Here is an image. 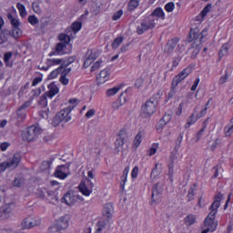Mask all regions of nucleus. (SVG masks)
I'll return each mask as SVG.
<instances>
[{"label": "nucleus", "instance_id": "1", "mask_svg": "<svg viewBox=\"0 0 233 233\" xmlns=\"http://www.w3.org/2000/svg\"><path fill=\"white\" fill-rule=\"evenodd\" d=\"M223 200V194L218 193L215 196L214 202L210 206L209 209L211 210L208 217L205 219L204 226L206 228H208L210 232H214L218 228V223L214 222L216 219V214H218V208L221 207V201Z\"/></svg>", "mask_w": 233, "mask_h": 233}, {"label": "nucleus", "instance_id": "2", "mask_svg": "<svg viewBox=\"0 0 233 233\" xmlns=\"http://www.w3.org/2000/svg\"><path fill=\"white\" fill-rule=\"evenodd\" d=\"M191 73L192 68L187 67L174 77L171 85V89L167 95V99H172V97L176 96V88L177 87V85H179V83H181V81H183L184 79H187V77H188V75Z\"/></svg>", "mask_w": 233, "mask_h": 233}, {"label": "nucleus", "instance_id": "3", "mask_svg": "<svg viewBox=\"0 0 233 233\" xmlns=\"http://www.w3.org/2000/svg\"><path fill=\"white\" fill-rule=\"evenodd\" d=\"M43 133V129L39 126H31L22 131L23 141H27V143H32L35 141L39 136Z\"/></svg>", "mask_w": 233, "mask_h": 233}, {"label": "nucleus", "instance_id": "4", "mask_svg": "<svg viewBox=\"0 0 233 233\" xmlns=\"http://www.w3.org/2000/svg\"><path fill=\"white\" fill-rule=\"evenodd\" d=\"M73 107L69 106L63 110H61L53 119L52 125L53 127H57L61 123H68V121L72 120V116H70V112H72Z\"/></svg>", "mask_w": 233, "mask_h": 233}, {"label": "nucleus", "instance_id": "5", "mask_svg": "<svg viewBox=\"0 0 233 233\" xmlns=\"http://www.w3.org/2000/svg\"><path fill=\"white\" fill-rule=\"evenodd\" d=\"M155 27L156 22L154 21V18L147 17L141 21L139 25H137V34H138V35H141L142 34H145L147 30H152V28Z\"/></svg>", "mask_w": 233, "mask_h": 233}, {"label": "nucleus", "instance_id": "6", "mask_svg": "<svg viewBox=\"0 0 233 233\" xmlns=\"http://www.w3.org/2000/svg\"><path fill=\"white\" fill-rule=\"evenodd\" d=\"M157 106V101L155 98H150L147 100L145 105L142 106V116L144 117H149L156 112V107Z\"/></svg>", "mask_w": 233, "mask_h": 233}, {"label": "nucleus", "instance_id": "7", "mask_svg": "<svg viewBox=\"0 0 233 233\" xmlns=\"http://www.w3.org/2000/svg\"><path fill=\"white\" fill-rule=\"evenodd\" d=\"M207 29H204L199 33V29L195 28L191 29L188 35V41H194V39L197 41V43H199L201 45V41H203L204 37H207Z\"/></svg>", "mask_w": 233, "mask_h": 233}, {"label": "nucleus", "instance_id": "8", "mask_svg": "<svg viewBox=\"0 0 233 233\" xmlns=\"http://www.w3.org/2000/svg\"><path fill=\"white\" fill-rule=\"evenodd\" d=\"M77 200L84 201V198L79 195H76L74 192H67L62 198V201L68 205V207L76 205Z\"/></svg>", "mask_w": 233, "mask_h": 233}, {"label": "nucleus", "instance_id": "9", "mask_svg": "<svg viewBox=\"0 0 233 233\" xmlns=\"http://www.w3.org/2000/svg\"><path fill=\"white\" fill-rule=\"evenodd\" d=\"M95 184L91 179H87L86 183H80L78 188L83 196H90L94 190Z\"/></svg>", "mask_w": 233, "mask_h": 233}, {"label": "nucleus", "instance_id": "10", "mask_svg": "<svg viewBox=\"0 0 233 233\" xmlns=\"http://www.w3.org/2000/svg\"><path fill=\"white\" fill-rule=\"evenodd\" d=\"M12 210H14V204H5L0 202V220L8 219L12 216Z\"/></svg>", "mask_w": 233, "mask_h": 233}, {"label": "nucleus", "instance_id": "11", "mask_svg": "<svg viewBox=\"0 0 233 233\" xmlns=\"http://www.w3.org/2000/svg\"><path fill=\"white\" fill-rule=\"evenodd\" d=\"M6 163L10 170H15V168H17L21 163V154L15 153L13 157L6 160Z\"/></svg>", "mask_w": 233, "mask_h": 233}, {"label": "nucleus", "instance_id": "12", "mask_svg": "<svg viewBox=\"0 0 233 233\" xmlns=\"http://www.w3.org/2000/svg\"><path fill=\"white\" fill-rule=\"evenodd\" d=\"M110 79V69L106 68L97 75L96 76V84L99 85H105L106 81Z\"/></svg>", "mask_w": 233, "mask_h": 233}, {"label": "nucleus", "instance_id": "13", "mask_svg": "<svg viewBox=\"0 0 233 233\" xmlns=\"http://www.w3.org/2000/svg\"><path fill=\"white\" fill-rule=\"evenodd\" d=\"M177 43H179V39L177 38H172L169 40L164 48V53H166L167 56L173 54L174 50H176V47L177 46Z\"/></svg>", "mask_w": 233, "mask_h": 233}, {"label": "nucleus", "instance_id": "14", "mask_svg": "<svg viewBox=\"0 0 233 233\" xmlns=\"http://www.w3.org/2000/svg\"><path fill=\"white\" fill-rule=\"evenodd\" d=\"M171 120H172V114H170V113L165 114L164 116L159 120V122L157 126V132L163 130V128H165L167 124L170 123Z\"/></svg>", "mask_w": 233, "mask_h": 233}, {"label": "nucleus", "instance_id": "15", "mask_svg": "<svg viewBox=\"0 0 233 233\" xmlns=\"http://www.w3.org/2000/svg\"><path fill=\"white\" fill-rule=\"evenodd\" d=\"M162 192H163V189L161 188V186H159V184H155L153 186L152 200L155 203L161 201V193Z\"/></svg>", "mask_w": 233, "mask_h": 233}, {"label": "nucleus", "instance_id": "16", "mask_svg": "<svg viewBox=\"0 0 233 233\" xmlns=\"http://www.w3.org/2000/svg\"><path fill=\"white\" fill-rule=\"evenodd\" d=\"M70 63H72V61H68L66 64L62 63L61 66L53 70L49 76H48V79H56V77H57V76H59V74H61V72L63 71L64 68H66V66H68V65H70Z\"/></svg>", "mask_w": 233, "mask_h": 233}, {"label": "nucleus", "instance_id": "17", "mask_svg": "<svg viewBox=\"0 0 233 233\" xmlns=\"http://www.w3.org/2000/svg\"><path fill=\"white\" fill-rule=\"evenodd\" d=\"M30 106L29 102H25L18 109H17V117L18 119H25L26 117V108Z\"/></svg>", "mask_w": 233, "mask_h": 233}, {"label": "nucleus", "instance_id": "18", "mask_svg": "<svg viewBox=\"0 0 233 233\" xmlns=\"http://www.w3.org/2000/svg\"><path fill=\"white\" fill-rule=\"evenodd\" d=\"M112 214H114V206L112 204L108 203L104 206V212L103 216L105 219H107L108 222L110 221V218H112Z\"/></svg>", "mask_w": 233, "mask_h": 233}, {"label": "nucleus", "instance_id": "19", "mask_svg": "<svg viewBox=\"0 0 233 233\" xmlns=\"http://www.w3.org/2000/svg\"><path fill=\"white\" fill-rule=\"evenodd\" d=\"M106 225H108V219H101L96 222L95 233H103L106 228Z\"/></svg>", "mask_w": 233, "mask_h": 233}, {"label": "nucleus", "instance_id": "20", "mask_svg": "<svg viewBox=\"0 0 233 233\" xmlns=\"http://www.w3.org/2000/svg\"><path fill=\"white\" fill-rule=\"evenodd\" d=\"M56 94H59V87L55 83H51L48 86V92L46 93L48 97H54V96H56Z\"/></svg>", "mask_w": 233, "mask_h": 233}, {"label": "nucleus", "instance_id": "21", "mask_svg": "<svg viewBox=\"0 0 233 233\" xmlns=\"http://www.w3.org/2000/svg\"><path fill=\"white\" fill-rule=\"evenodd\" d=\"M125 103H127V98L123 96V94H121L118 99L113 103L112 106L115 110H117L121 108Z\"/></svg>", "mask_w": 233, "mask_h": 233}, {"label": "nucleus", "instance_id": "22", "mask_svg": "<svg viewBox=\"0 0 233 233\" xmlns=\"http://www.w3.org/2000/svg\"><path fill=\"white\" fill-rule=\"evenodd\" d=\"M60 230L68 228V218L62 217L59 218L56 224H55Z\"/></svg>", "mask_w": 233, "mask_h": 233}, {"label": "nucleus", "instance_id": "23", "mask_svg": "<svg viewBox=\"0 0 233 233\" xmlns=\"http://www.w3.org/2000/svg\"><path fill=\"white\" fill-rule=\"evenodd\" d=\"M191 50H192L191 57L193 59H196V57L199 54V51L201 50V44H199L198 42H194L191 45Z\"/></svg>", "mask_w": 233, "mask_h": 233}, {"label": "nucleus", "instance_id": "24", "mask_svg": "<svg viewBox=\"0 0 233 233\" xmlns=\"http://www.w3.org/2000/svg\"><path fill=\"white\" fill-rule=\"evenodd\" d=\"M177 159V156L176 154H171L170 156V163L168 165V176H174V162Z\"/></svg>", "mask_w": 233, "mask_h": 233}, {"label": "nucleus", "instance_id": "25", "mask_svg": "<svg viewBox=\"0 0 233 233\" xmlns=\"http://www.w3.org/2000/svg\"><path fill=\"white\" fill-rule=\"evenodd\" d=\"M10 35V31L8 29H0V45H4L8 41V35Z\"/></svg>", "mask_w": 233, "mask_h": 233}, {"label": "nucleus", "instance_id": "26", "mask_svg": "<svg viewBox=\"0 0 233 233\" xmlns=\"http://www.w3.org/2000/svg\"><path fill=\"white\" fill-rule=\"evenodd\" d=\"M7 19H9L13 28H19V26L21 25V22H19V19L14 17V15H12V14H8L7 15Z\"/></svg>", "mask_w": 233, "mask_h": 233}, {"label": "nucleus", "instance_id": "27", "mask_svg": "<svg viewBox=\"0 0 233 233\" xmlns=\"http://www.w3.org/2000/svg\"><path fill=\"white\" fill-rule=\"evenodd\" d=\"M148 17H151V19H154V17H160V19H165V13L163 12V9L157 8Z\"/></svg>", "mask_w": 233, "mask_h": 233}, {"label": "nucleus", "instance_id": "28", "mask_svg": "<svg viewBox=\"0 0 233 233\" xmlns=\"http://www.w3.org/2000/svg\"><path fill=\"white\" fill-rule=\"evenodd\" d=\"M21 227L25 230H30V228H32L31 217H27V218H24L21 222Z\"/></svg>", "mask_w": 233, "mask_h": 233}, {"label": "nucleus", "instance_id": "29", "mask_svg": "<svg viewBox=\"0 0 233 233\" xmlns=\"http://www.w3.org/2000/svg\"><path fill=\"white\" fill-rule=\"evenodd\" d=\"M198 116H196V113H193L188 118L187 122L185 125V128H190L191 125H194L196 121H198Z\"/></svg>", "mask_w": 233, "mask_h": 233}, {"label": "nucleus", "instance_id": "30", "mask_svg": "<svg viewBox=\"0 0 233 233\" xmlns=\"http://www.w3.org/2000/svg\"><path fill=\"white\" fill-rule=\"evenodd\" d=\"M121 90V86H116L113 88H109L106 90V96L107 97H111V96H116V94H117V92H119Z\"/></svg>", "mask_w": 233, "mask_h": 233}, {"label": "nucleus", "instance_id": "31", "mask_svg": "<svg viewBox=\"0 0 233 233\" xmlns=\"http://www.w3.org/2000/svg\"><path fill=\"white\" fill-rule=\"evenodd\" d=\"M16 8L20 14V17H26V8L25 7V5L21 3H17L16 4Z\"/></svg>", "mask_w": 233, "mask_h": 233}, {"label": "nucleus", "instance_id": "32", "mask_svg": "<svg viewBox=\"0 0 233 233\" xmlns=\"http://www.w3.org/2000/svg\"><path fill=\"white\" fill-rule=\"evenodd\" d=\"M157 148H159V144H153L151 147L147 150V155L149 157L156 155V152H157Z\"/></svg>", "mask_w": 233, "mask_h": 233}, {"label": "nucleus", "instance_id": "33", "mask_svg": "<svg viewBox=\"0 0 233 233\" xmlns=\"http://www.w3.org/2000/svg\"><path fill=\"white\" fill-rule=\"evenodd\" d=\"M224 130L227 137H230V136L233 134V118H231V123L227 126Z\"/></svg>", "mask_w": 233, "mask_h": 233}, {"label": "nucleus", "instance_id": "34", "mask_svg": "<svg viewBox=\"0 0 233 233\" xmlns=\"http://www.w3.org/2000/svg\"><path fill=\"white\" fill-rule=\"evenodd\" d=\"M185 223L186 225H194V223H196V216L195 215H187L185 218Z\"/></svg>", "mask_w": 233, "mask_h": 233}, {"label": "nucleus", "instance_id": "35", "mask_svg": "<svg viewBox=\"0 0 233 233\" xmlns=\"http://www.w3.org/2000/svg\"><path fill=\"white\" fill-rule=\"evenodd\" d=\"M223 145V140L219 137L216 138L213 142V144L210 147V149L214 152L218 147H221Z\"/></svg>", "mask_w": 233, "mask_h": 233}, {"label": "nucleus", "instance_id": "36", "mask_svg": "<svg viewBox=\"0 0 233 233\" xmlns=\"http://www.w3.org/2000/svg\"><path fill=\"white\" fill-rule=\"evenodd\" d=\"M227 54H228V45L224 44L219 50L218 56L219 57H223L227 56Z\"/></svg>", "mask_w": 233, "mask_h": 233}, {"label": "nucleus", "instance_id": "37", "mask_svg": "<svg viewBox=\"0 0 233 233\" xmlns=\"http://www.w3.org/2000/svg\"><path fill=\"white\" fill-rule=\"evenodd\" d=\"M141 137L142 135L141 133H137V135L135 137L134 142H133V147L134 148H137L141 145Z\"/></svg>", "mask_w": 233, "mask_h": 233}, {"label": "nucleus", "instance_id": "38", "mask_svg": "<svg viewBox=\"0 0 233 233\" xmlns=\"http://www.w3.org/2000/svg\"><path fill=\"white\" fill-rule=\"evenodd\" d=\"M41 225V218L37 217H31V228L34 227H39Z\"/></svg>", "mask_w": 233, "mask_h": 233}, {"label": "nucleus", "instance_id": "39", "mask_svg": "<svg viewBox=\"0 0 233 233\" xmlns=\"http://www.w3.org/2000/svg\"><path fill=\"white\" fill-rule=\"evenodd\" d=\"M27 21L33 26H35V25H39V19L35 15H29Z\"/></svg>", "mask_w": 233, "mask_h": 233}, {"label": "nucleus", "instance_id": "40", "mask_svg": "<svg viewBox=\"0 0 233 233\" xmlns=\"http://www.w3.org/2000/svg\"><path fill=\"white\" fill-rule=\"evenodd\" d=\"M22 34L23 32L21 31V29H19V27H13L12 35L13 37H15V39L21 37Z\"/></svg>", "mask_w": 233, "mask_h": 233}, {"label": "nucleus", "instance_id": "41", "mask_svg": "<svg viewBox=\"0 0 233 233\" xmlns=\"http://www.w3.org/2000/svg\"><path fill=\"white\" fill-rule=\"evenodd\" d=\"M58 38L61 41V43H65L66 46L68 45V43H70V36L66 35V34L59 35Z\"/></svg>", "mask_w": 233, "mask_h": 233}, {"label": "nucleus", "instance_id": "42", "mask_svg": "<svg viewBox=\"0 0 233 233\" xmlns=\"http://www.w3.org/2000/svg\"><path fill=\"white\" fill-rule=\"evenodd\" d=\"M65 48H66V44L60 42L56 46V52H57L58 54H61V52H65Z\"/></svg>", "mask_w": 233, "mask_h": 233}, {"label": "nucleus", "instance_id": "43", "mask_svg": "<svg viewBox=\"0 0 233 233\" xmlns=\"http://www.w3.org/2000/svg\"><path fill=\"white\" fill-rule=\"evenodd\" d=\"M137 6H139V1H137V0H131L128 3V10H136V8H137Z\"/></svg>", "mask_w": 233, "mask_h": 233}, {"label": "nucleus", "instance_id": "44", "mask_svg": "<svg viewBox=\"0 0 233 233\" xmlns=\"http://www.w3.org/2000/svg\"><path fill=\"white\" fill-rule=\"evenodd\" d=\"M55 177H58L59 179H66L68 177L67 175L64 174L60 169H56L54 174Z\"/></svg>", "mask_w": 233, "mask_h": 233}, {"label": "nucleus", "instance_id": "45", "mask_svg": "<svg viewBox=\"0 0 233 233\" xmlns=\"http://www.w3.org/2000/svg\"><path fill=\"white\" fill-rule=\"evenodd\" d=\"M46 189L38 188V189H36L35 196H36V198H38L39 199H45V194H46Z\"/></svg>", "mask_w": 233, "mask_h": 233}, {"label": "nucleus", "instance_id": "46", "mask_svg": "<svg viewBox=\"0 0 233 233\" xmlns=\"http://www.w3.org/2000/svg\"><path fill=\"white\" fill-rule=\"evenodd\" d=\"M181 143H183V135L182 134H180L178 136V137L177 138V141H176L175 150H177V152L181 147Z\"/></svg>", "mask_w": 233, "mask_h": 233}, {"label": "nucleus", "instance_id": "47", "mask_svg": "<svg viewBox=\"0 0 233 233\" xmlns=\"http://www.w3.org/2000/svg\"><path fill=\"white\" fill-rule=\"evenodd\" d=\"M121 43H123V37L122 36L116 37L112 44L113 48L115 49L119 48V46L121 45Z\"/></svg>", "mask_w": 233, "mask_h": 233}, {"label": "nucleus", "instance_id": "48", "mask_svg": "<svg viewBox=\"0 0 233 233\" xmlns=\"http://www.w3.org/2000/svg\"><path fill=\"white\" fill-rule=\"evenodd\" d=\"M48 233H63V229H60V228H57L56 225H53L49 228Z\"/></svg>", "mask_w": 233, "mask_h": 233}, {"label": "nucleus", "instance_id": "49", "mask_svg": "<svg viewBox=\"0 0 233 233\" xmlns=\"http://www.w3.org/2000/svg\"><path fill=\"white\" fill-rule=\"evenodd\" d=\"M56 170H60L62 173L68 176L70 169L68 168V166H58L56 167Z\"/></svg>", "mask_w": 233, "mask_h": 233}, {"label": "nucleus", "instance_id": "50", "mask_svg": "<svg viewBox=\"0 0 233 233\" xmlns=\"http://www.w3.org/2000/svg\"><path fill=\"white\" fill-rule=\"evenodd\" d=\"M46 96H48V95L46 93V94H44V95L40 97L38 103H39V105H40L41 106H46V105H47Z\"/></svg>", "mask_w": 233, "mask_h": 233}, {"label": "nucleus", "instance_id": "51", "mask_svg": "<svg viewBox=\"0 0 233 233\" xmlns=\"http://www.w3.org/2000/svg\"><path fill=\"white\" fill-rule=\"evenodd\" d=\"M59 81L62 85H64V86H66V85L70 83V80L65 75H61Z\"/></svg>", "mask_w": 233, "mask_h": 233}, {"label": "nucleus", "instance_id": "52", "mask_svg": "<svg viewBox=\"0 0 233 233\" xmlns=\"http://www.w3.org/2000/svg\"><path fill=\"white\" fill-rule=\"evenodd\" d=\"M81 26H82L81 23H79V22H74V23L72 24V30H73L74 32H79V30H81Z\"/></svg>", "mask_w": 233, "mask_h": 233}, {"label": "nucleus", "instance_id": "53", "mask_svg": "<svg viewBox=\"0 0 233 233\" xmlns=\"http://www.w3.org/2000/svg\"><path fill=\"white\" fill-rule=\"evenodd\" d=\"M174 8H176V5H174L173 2L167 3V4L165 5V10H166L167 12H173V11H174Z\"/></svg>", "mask_w": 233, "mask_h": 233}, {"label": "nucleus", "instance_id": "54", "mask_svg": "<svg viewBox=\"0 0 233 233\" xmlns=\"http://www.w3.org/2000/svg\"><path fill=\"white\" fill-rule=\"evenodd\" d=\"M159 176V171H157V164L155 165V168L151 171V179H156Z\"/></svg>", "mask_w": 233, "mask_h": 233}, {"label": "nucleus", "instance_id": "55", "mask_svg": "<svg viewBox=\"0 0 233 233\" xmlns=\"http://www.w3.org/2000/svg\"><path fill=\"white\" fill-rule=\"evenodd\" d=\"M101 63H103L102 60L96 61L91 67V72H96V70H98V68H101Z\"/></svg>", "mask_w": 233, "mask_h": 233}, {"label": "nucleus", "instance_id": "56", "mask_svg": "<svg viewBox=\"0 0 233 233\" xmlns=\"http://www.w3.org/2000/svg\"><path fill=\"white\" fill-rule=\"evenodd\" d=\"M228 81V73H225L224 76H222L218 81V85H225Z\"/></svg>", "mask_w": 233, "mask_h": 233}, {"label": "nucleus", "instance_id": "57", "mask_svg": "<svg viewBox=\"0 0 233 233\" xmlns=\"http://www.w3.org/2000/svg\"><path fill=\"white\" fill-rule=\"evenodd\" d=\"M49 65H61L63 63V59L59 58H52L48 59Z\"/></svg>", "mask_w": 233, "mask_h": 233}, {"label": "nucleus", "instance_id": "58", "mask_svg": "<svg viewBox=\"0 0 233 233\" xmlns=\"http://www.w3.org/2000/svg\"><path fill=\"white\" fill-rule=\"evenodd\" d=\"M207 129V126H204L201 129H200V131H198V133H197V140H196V142L198 143V141H199V139H201V137H203V132H205V130Z\"/></svg>", "mask_w": 233, "mask_h": 233}, {"label": "nucleus", "instance_id": "59", "mask_svg": "<svg viewBox=\"0 0 233 233\" xmlns=\"http://www.w3.org/2000/svg\"><path fill=\"white\" fill-rule=\"evenodd\" d=\"M116 148H119V147H123L125 145V138L123 137H118L115 143Z\"/></svg>", "mask_w": 233, "mask_h": 233}, {"label": "nucleus", "instance_id": "60", "mask_svg": "<svg viewBox=\"0 0 233 233\" xmlns=\"http://www.w3.org/2000/svg\"><path fill=\"white\" fill-rule=\"evenodd\" d=\"M13 187H23V179L22 178H15L14 182H13Z\"/></svg>", "mask_w": 233, "mask_h": 233}, {"label": "nucleus", "instance_id": "61", "mask_svg": "<svg viewBox=\"0 0 233 233\" xmlns=\"http://www.w3.org/2000/svg\"><path fill=\"white\" fill-rule=\"evenodd\" d=\"M121 15H123V10H119L116 13L114 14L112 19L113 21H117L118 19H121Z\"/></svg>", "mask_w": 233, "mask_h": 233}, {"label": "nucleus", "instance_id": "62", "mask_svg": "<svg viewBox=\"0 0 233 233\" xmlns=\"http://www.w3.org/2000/svg\"><path fill=\"white\" fill-rule=\"evenodd\" d=\"M8 168V164L6 161L0 163V174H3Z\"/></svg>", "mask_w": 233, "mask_h": 233}, {"label": "nucleus", "instance_id": "63", "mask_svg": "<svg viewBox=\"0 0 233 233\" xmlns=\"http://www.w3.org/2000/svg\"><path fill=\"white\" fill-rule=\"evenodd\" d=\"M46 194H47V196L49 198L47 199H55L56 201H57V196L56 195V192H54V191H46Z\"/></svg>", "mask_w": 233, "mask_h": 233}, {"label": "nucleus", "instance_id": "64", "mask_svg": "<svg viewBox=\"0 0 233 233\" xmlns=\"http://www.w3.org/2000/svg\"><path fill=\"white\" fill-rule=\"evenodd\" d=\"M33 9L35 14H41V7H39V4L34 3Z\"/></svg>", "mask_w": 233, "mask_h": 233}]
</instances>
